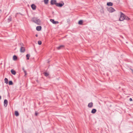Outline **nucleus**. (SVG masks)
I'll return each instance as SVG.
<instances>
[{
    "mask_svg": "<svg viewBox=\"0 0 133 133\" xmlns=\"http://www.w3.org/2000/svg\"><path fill=\"white\" fill-rule=\"evenodd\" d=\"M20 45L21 46V47H23L24 45L22 43H20Z\"/></svg>",
    "mask_w": 133,
    "mask_h": 133,
    "instance_id": "bb28decb",
    "label": "nucleus"
},
{
    "mask_svg": "<svg viewBox=\"0 0 133 133\" xmlns=\"http://www.w3.org/2000/svg\"><path fill=\"white\" fill-rule=\"evenodd\" d=\"M12 74L14 75H15L16 74L15 71L13 69H12L11 71Z\"/></svg>",
    "mask_w": 133,
    "mask_h": 133,
    "instance_id": "ddd939ff",
    "label": "nucleus"
},
{
    "mask_svg": "<svg viewBox=\"0 0 133 133\" xmlns=\"http://www.w3.org/2000/svg\"><path fill=\"white\" fill-rule=\"evenodd\" d=\"M57 3H56V0H51V5L55 4L56 5V4Z\"/></svg>",
    "mask_w": 133,
    "mask_h": 133,
    "instance_id": "0eeeda50",
    "label": "nucleus"
},
{
    "mask_svg": "<svg viewBox=\"0 0 133 133\" xmlns=\"http://www.w3.org/2000/svg\"><path fill=\"white\" fill-rule=\"evenodd\" d=\"M36 36L37 37H38V35L37 34H36Z\"/></svg>",
    "mask_w": 133,
    "mask_h": 133,
    "instance_id": "7c9ffc66",
    "label": "nucleus"
},
{
    "mask_svg": "<svg viewBox=\"0 0 133 133\" xmlns=\"http://www.w3.org/2000/svg\"><path fill=\"white\" fill-rule=\"evenodd\" d=\"M97 110L96 109H93L91 111V113L92 114H95Z\"/></svg>",
    "mask_w": 133,
    "mask_h": 133,
    "instance_id": "f8f14e48",
    "label": "nucleus"
},
{
    "mask_svg": "<svg viewBox=\"0 0 133 133\" xmlns=\"http://www.w3.org/2000/svg\"><path fill=\"white\" fill-rule=\"evenodd\" d=\"M30 55L29 54H28L26 55V57L27 59H29L30 57Z\"/></svg>",
    "mask_w": 133,
    "mask_h": 133,
    "instance_id": "6ab92c4d",
    "label": "nucleus"
},
{
    "mask_svg": "<svg viewBox=\"0 0 133 133\" xmlns=\"http://www.w3.org/2000/svg\"><path fill=\"white\" fill-rule=\"evenodd\" d=\"M31 21L37 25H39L41 24V21L37 18L33 17L32 18Z\"/></svg>",
    "mask_w": 133,
    "mask_h": 133,
    "instance_id": "f257e3e1",
    "label": "nucleus"
},
{
    "mask_svg": "<svg viewBox=\"0 0 133 133\" xmlns=\"http://www.w3.org/2000/svg\"><path fill=\"white\" fill-rule=\"evenodd\" d=\"M13 58L14 60L16 61L17 59V57L16 55H14Z\"/></svg>",
    "mask_w": 133,
    "mask_h": 133,
    "instance_id": "dca6fc26",
    "label": "nucleus"
},
{
    "mask_svg": "<svg viewBox=\"0 0 133 133\" xmlns=\"http://www.w3.org/2000/svg\"><path fill=\"white\" fill-rule=\"evenodd\" d=\"M64 5V3L63 2H62V3H57L56 6L59 7H62Z\"/></svg>",
    "mask_w": 133,
    "mask_h": 133,
    "instance_id": "7ed1b4c3",
    "label": "nucleus"
},
{
    "mask_svg": "<svg viewBox=\"0 0 133 133\" xmlns=\"http://www.w3.org/2000/svg\"><path fill=\"white\" fill-rule=\"evenodd\" d=\"M44 75L46 77L48 76L49 75V74L46 72H44Z\"/></svg>",
    "mask_w": 133,
    "mask_h": 133,
    "instance_id": "a211bd4d",
    "label": "nucleus"
},
{
    "mask_svg": "<svg viewBox=\"0 0 133 133\" xmlns=\"http://www.w3.org/2000/svg\"><path fill=\"white\" fill-rule=\"evenodd\" d=\"M8 104V101L6 99H5L4 102V106L6 107L7 106Z\"/></svg>",
    "mask_w": 133,
    "mask_h": 133,
    "instance_id": "6e6552de",
    "label": "nucleus"
},
{
    "mask_svg": "<svg viewBox=\"0 0 133 133\" xmlns=\"http://www.w3.org/2000/svg\"><path fill=\"white\" fill-rule=\"evenodd\" d=\"M13 84V82L11 81H10L9 82V85H12Z\"/></svg>",
    "mask_w": 133,
    "mask_h": 133,
    "instance_id": "393cba45",
    "label": "nucleus"
},
{
    "mask_svg": "<svg viewBox=\"0 0 133 133\" xmlns=\"http://www.w3.org/2000/svg\"><path fill=\"white\" fill-rule=\"evenodd\" d=\"M25 50V47H21L20 49V52H24Z\"/></svg>",
    "mask_w": 133,
    "mask_h": 133,
    "instance_id": "39448f33",
    "label": "nucleus"
},
{
    "mask_svg": "<svg viewBox=\"0 0 133 133\" xmlns=\"http://www.w3.org/2000/svg\"><path fill=\"white\" fill-rule=\"evenodd\" d=\"M108 11L110 12H112L115 11V10L112 7H110L108 9Z\"/></svg>",
    "mask_w": 133,
    "mask_h": 133,
    "instance_id": "20e7f679",
    "label": "nucleus"
},
{
    "mask_svg": "<svg viewBox=\"0 0 133 133\" xmlns=\"http://www.w3.org/2000/svg\"><path fill=\"white\" fill-rule=\"evenodd\" d=\"M1 99V96H0V99Z\"/></svg>",
    "mask_w": 133,
    "mask_h": 133,
    "instance_id": "2f4dec72",
    "label": "nucleus"
},
{
    "mask_svg": "<svg viewBox=\"0 0 133 133\" xmlns=\"http://www.w3.org/2000/svg\"><path fill=\"white\" fill-rule=\"evenodd\" d=\"M50 21L52 23L54 24H58L59 23L58 21H55L54 19H50Z\"/></svg>",
    "mask_w": 133,
    "mask_h": 133,
    "instance_id": "423d86ee",
    "label": "nucleus"
},
{
    "mask_svg": "<svg viewBox=\"0 0 133 133\" xmlns=\"http://www.w3.org/2000/svg\"><path fill=\"white\" fill-rule=\"evenodd\" d=\"M35 115H36V116H37V115L38 114V113L36 112V113H35Z\"/></svg>",
    "mask_w": 133,
    "mask_h": 133,
    "instance_id": "c756f323",
    "label": "nucleus"
},
{
    "mask_svg": "<svg viewBox=\"0 0 133 133\" xmlns=\"http://www.w3.org/2000/svg\"><path fill=\"white\" fill-rule=\"evenodd\" d=\"M23 70L24 72V73H25L24 76H26V75L27 74L26 73V71L24 70V69L23 68Z\"/></svg>",
    "mask_w": 133,
    "mask_h": 133,
    "instance_id": "412c9836",
    "label": "nucleus"
},
{
    "mask_svg": "<svg viewBox=\"0 0 133 133\" xmlns=\"http://www.w3.org/2000/svg\"><path fill=\"white\" fill-rule=\"evenodd\" d=\"M129 101H132V99L131 98H130L129 99Z\"/></svg>",
    "mask_w": 133,
    "mask_h": 133,
    "instance_id": "c85d7f7f",
    "label": "nucleus"
},
{
    "mask_svg": "<svg viewBox=\"0 0 133 133\" xmlns=\"http://www.w3.org/2000/svg\"><path fill=\"white\" fill-rule=\"evenodd\" d=\"M93 106V103L92 102L89 103L88 105V107L90 108L92 107Z\"/></svg>",
    "mask_w": 133,
    "mask_h": 133,
    "instance_id": "1a4fd4ad",
    "label": "nucleus"
},
{
    "mask_svg": "<svg viewBox=\"0 0 133 133\" xmlns=\"http://www.w3.org/2000/svg\"><path fill=\"white\" fill-rule=\"evenodd\" d=\"M42 27L41 26H37L36 28V29L38 31H39L41 29Z\"/></svg>",
    "mask_w": 133,
    "mask_h": 133,
    "instance_id": "9d476101",
    "label": "nucleus"
},
{
    "mask_svg": "<svg viewBox=\"0 0 133 133\" xmlns=\"http://www.w3.org/2000/svg\"><path fill=\"white\" fill-rule=\"evenodd\" d=\"M38 44L40 45L42 44V42L41 41H38Z\"/></svg>",
    "mask_w": 133,
    "mask_h": 133,
    "instance_id": "a878e982",
    "label": "nucleus"
},
{
    "mask_svg": "<svg viewBox=\"0 0 133 133\" xmlns=\"http://www.w3.org/2000/svg\"><path fill=\"white\" fill-rule=\"evenodd\" d=\"M64 46V45H60V46L57 47V48L59 50V49L62 48H63Z\"/></svg>",
    "mask_w": 133,
    "mask_h": 133,
    "instance_id": "2eb2a0df",
    "label": "nucleus"
},
{
    "mask_svg": "<svg viewBox=\"0 0 133 133\" xmlns=\"http://www.w3.org/2000/svg\"><path fill=\"white\" fill-rule=\"evenodd\" d=\"M121 14L119 18V21H122L124 19H125L124 15L122 12H120Z\"/></svg>",
    "mask_w": 133,
    "mask_h": 133,
    "instance_id": "f03ea898",
    "label": "nucleus"
},
{
    "mask_svg": "<svg viewBox=\"0 0 133 133\" xmlns=\"http://www.w3.org/2000/svg\"><path fill=\"white\" fill-rule=\"evenodd\" d=\"M8 21L9 22L11 21V18L10 17H9V18L8 19Z\"/></svg>",
    "mask_w": 133,
    "mask_h": 133,
    "instance_id": "cd10ccee",
    "label": "nucleus"
},
{
    "mask_svg": "<svg viewBox=\"0 0 133 133\" xmlns=\"http://www.w3.org/2000/svg\"><path fill=\"white\" fill-rule=\"evenodd\" d=\"M15 114L16 116H18L19 115L18 112L17 111H15Z\"/></svg>",
    "mask_w": 133,
    "mask_h": 133,
    "instance_id": "aec40b11",
    "label": "nucleus"
},
{
    "mask_svg": "<svg viewBox=\"0 0 133 133\" xmlns=\"http://www.w3.org/2000/svg\"><path fill=\"white\" fill-rule=\"evenodd\" d=\"M49 0H44V2L45 4H47L48 3Z\"/></svg>",
    "mask_w": 133,
    "mask_h": 133,
    "instance_id": "4be33fe9",
    "label": "nucleus"
},
{
    "mask_svg": "<svg viewBox=\"0 0 133 133\" xmlns=\"http://www.w3.org/2000/svg\"><path fill=\"white\" fill-rule=\"evenodd\" d=\"M107 5L108 6H112L113 5V4L111 2L107 3Z\"/></svg>",
    "mask_w": 133,
    "mask_h": 133,
    "instance_id": "4468645a",
    "label": "nucleus"
},
{
    "mask_svg": "<svg viewBox=\"0 0 133 133\" xmlns=\"http://www.w3.org/2000/svg\"><path fill=\"white\" fill-rule=\"evenodd\" d=\"M83 23V22L81 20L79 21L78 22V24H79L81 25Z\"/></svg>",
    "mask_w": 133,
    "mask_h": 133,
    "instance_id": "b1692460",
    "label": "nucleus"
},
{
    "mask_svg": "<svg viewBox=\"0 0 133 133\" xmlns=\"http://www.w3.org/2000/svg\"><path fill=\"white\" fill-rule=\"evenodd\" d=\"M5 83L6 84H7L8 83V80L6 78H5L4 79Z\"/></svg>",
    "mask_w": 133,
    "mask_h": 133,
    "instance_id": "f3484780",
    "label": "nucleus"
},
{
    "mask_svg": "<svg viewBox=\"0 0 133 133\" xmlns=\"http://www.w3.org/2000/svg\"><path fill=\"white\" fill-rule=\"evenodd\" d=\"M125 19L127 20H128L129 19V17H128L127 16H125Z\"/></svg>",
    "mask_w": 133,
    "mask_h": 133,
    "instance_id": "5701e85b",
    "label": "nucleus"
},
{
    "mask_svg": "<svg viewBox=\"0 0 133 133\" xmlns=\"http://www.w3.org/2000/svg\"><path fill=\"white\" fill-rule=\"evenodd\" d=\"M31 7L32 9L33 10H35L36 9V6L34 4H32L31 6Z\"/></svg>",
    "mask_w": 133,
    "mask_h": 133,
    "instance_id": "9b49d317",
    "label": "nucleus"
}]
</instances>
